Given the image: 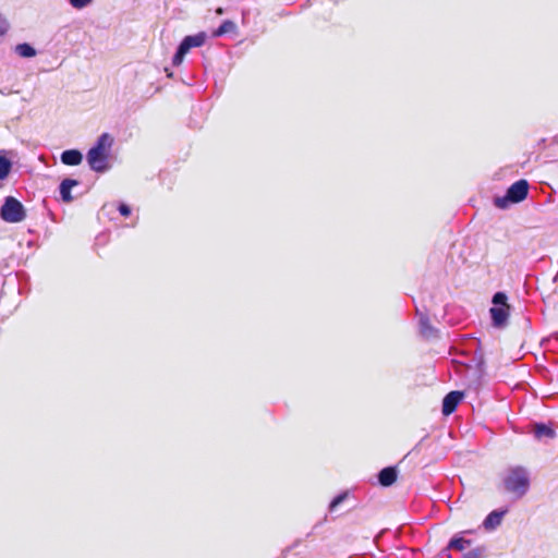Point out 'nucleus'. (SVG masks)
<instances>
[{
	"label": "nucleus",
	"instance_id": "f3484780",
	"mask_svg": "<svg viewBox=\"0 0 558 558\" xmlns=\"http://www.w3.org/2000/svg\"><path fill=\"white\" fill-rule=\"evenodd\" d=\"M15 53L21 58H34L37 56V50L29 43H21L14 47Z\"/></svg>",
	"mask_w": 558,
	"mask_h": 558
},
{
	"label": "nucleus",
	"instance_id": "9d476101",
	"mask_svg": "<svg viewBox=\"0 0 558 558\" xmlns=\"http://www.w3.org/2000/svg\"><path fill=\"white\" fill-rule=\"evenodd\" d=\"M398 476V470L396 466H386L378 473V482L381 486L388 487L392 485Z\"/></svg>",
	"mask_w": 558,
	"mask_h": 558
},
{
	"label": "nucleus",
	"instance_id": "6e6552de",
	"mask_svg": "<svg viewBox=\"0 0 558 558\" xmlns=\"http://www.w3.org/2000/svg\"><path fill=\"white\" fill-rule=\"evenodd\" d=\"M508 509H496L493 510L484 519L482 525L486 531L496 530L502 521V518L507 514Z\"/></svg>",
	"mask_w": 558,
	"mask_h": 558
},
{
	"label": "nucleus",
	"instance_id": "dca6fc26",
	"mask_svg": "<svg viewBox=\"0 0 558 558\" xmlns=\"http://www.w3.org/2000/svg\"><path fill=\"white\" fill-rule=\"evenodd\" d=\"M112 137L108 133H102L96 141V143L90 147L96 151H101L104 154L109 155V149L112 145Z\"/></svg>",
	"mask_w": 558,
	"mask_h": 558
},
{
	"label": "nucleus",
	"instance_id": "2eb2a0df",
	"mask_svg": "<svg viewBox=\"0 0 558 558\" xmlns=\"http://www.w3.org/2000/svg\"><path fill=\"white\" fill-rule=\"evenodd\" d=\"M8 154V150H0V181L8 179L13 168V161Z\"/></svg>",
	"mask_w": 558,
	"mask_h": 558
},
{
	"label": "nucleus",
	"instance_id": "4be33fe9",
	"mask_svg": "<svg viewBox=\"0 0 558 558\" xmlns=\"http://www.w3.org/2000/svg\"><path fill=\"white\" fill-rule=\"evenodd\" d=\"M487 554V547L485 545H480L468 553L463 554L461 558H485ZM449 558L451 556L449 555Z\"/></svg>",
	"mask_w": 558,
	"mask_h": 558
},
{
	"label": "nucleus",
	"instance_id": "5701e85b",
	"mask_svg": "<svg viewBox=\"0 0 558 558\" xmlns=\"http://www.w3.org/2000/svg\"><path fill=\"white\" fill-rule=\"evenodd\" d=\"M494 204L496 207L505 209L509 206V204L513 203L510 201V198H508V193L506 192V195L495 197Z\"/></svg>",
	"mask_w": 558,
	"mask_h": 558
},
{
	"label": "nucleus",
	"instance_id": "7ed1b4c3",
	"mask_svg": "<svg viewBox=\"0 0 558 558\" xmlns=\"http://www.w3.org/2000/svg\"><path fill=\"white\" fill-rule=\"evenodd\" d=\"M0 218L8 223H19L26 218V209L16 197L5 196L0 207Z\"/></svg>",
	"mask_w": 558,
	"mask_h": 558
},
{
	"label": "nucleus",
	"instance_id": "4468645a",
	"mask_svg": "<svg viewBox=\"0 0 558 558\" xmlns=\"http://www.w3.org/2000/svg\"><path fill=\"white\" fill-rule=\"evenodd\" d=\"M113 210H118L119 214L123 217H129L132 213L131 206L123 202H118V203L113 202V203L105 204L101 208L102 214H109L110 211H113Z\"/></svg>",
	"mask_w": 558,
	"mask_h": 558
},
{
	"label": "nucleus",
	"instance_id": "a211bd4d",
	"mask_svg": "<svg viewBox=\"0 0 558 558\" xmlns=\"http://www.w3.org/2000/svg\"><path fill=\"white\" fill-rule=\"evenodd\" d=\"M185 44H187V46L192 49V48H196V47H201L204 45L205 40H206V34L201 32L198 34H195V35H189V36H185L183 39H182Z\"/></svg>",
	"mask_w": 558,
	"mask_h": 558
},
{
	"label": "nucleus",
	"instance_id": "39448f33",
	"mask_svg": "<svg viewBox=\"0 0 558 558\" xmlns=\"http://www.w3.org/2000/svg\"><path fill=\"white\" fill-rule=\"evenodd\" d=\"M507 193H508V198H510V201H512L513 204L522 202L523 199L526 198V196L529 194L527 181L524 179H521V180L514 182L513 184H511L508 187Z\"/></svg>",
	"mask_w": 558,
	"mask_h": 558
},
{
	"label": "nucleus",
	"instance_id": "423d86ee",
	"mask_svg": "<svg viewBox=\"0 0 558 558\" xmlns=\"http://www.w3.org/2000/svg\"><path fill=\"white\" fill-rule=\"evenodd\" d=\"M418 315V331L420 335L425 339L438 338V329L432 326L429 318L426 314L420 313L416 311Z\"/></svg>",
	"mask_w": 558,
	"mask_h": 558
},
{
	"label": "nucleus",
	"instance_id": "c85d7f7f",
	"mask_svg": "<svg viewBox=\"0 0 558 558\" xmlns=\"http://www.w3.org/2000/svg\"><path fill=\"white\" fill-rule=\"evenodd\" d=\"M349 558H360V557H353V556H352V557H349Z\"/></svg>",
	"mask_w": 558,
	"mask_h": 558
},
{
	"label": "nucleus",
	"instance_id": "a878e982",
	"mask_svg": "<svg viewBox=\"0 0 558 558\" xmlns=\"http://www.w3.org/2000/svg\"><path fill=\"white\" fill-rule=\"evenodd\" d=\"M10 29V23L7 17L0 13V37L4 36Z\"/></svg>",
	"mask_w": 558,
	"mask_h": 558
},
{
	"label": "nucleus",
	"instance_id": "9b49d317",
	"mask_svg": "<svg viewBox=\"0 0 558 558\" xmlns=\"http://www.w3.org/2000/svg\"><path fill=\"white\" fill-rule=\"evenodd\" d=\"M532 433L537 440H542L544 438L553 439L556 436L555 429L545 423H535L533 425Z\"/></svg>",
	"mask_w": 558,
	"mask_h": 558
},
{
	"label": "nucleus",
	"instance_id": "6ab92c4d",
	"mask_svg": "<svg viewBox=\"0 0 558 558\" xmlns=\"http://www.w3.org/2000/svg\"><path fill=\"white\" fill-rule=\"evenodd\" d=\"M191 50V48L185 44L183 40L180 43V45L177 48V51L172 58V64L174 66H179L183 60L186 53Z\"/></svg>",
	"mask_w": 558,
	"mask_h": 558
},
{
	"label": "nucleus",
	"instance_id": "f03ea898",
	"mask_svg": "<svg viewBox=\"0 0 558 558\" xmlns=\"http://www.w3.org/2000/svg\"><path fill=\"white\" fill-rule=\"evenodd\" d=\"M493 306L489 308L492 325L495 328H504L508 324L510 316V305L508 304V296L505 292L498 291L493 295Z\"/></svg>",
	"mask_w": 558,
	"mask_h": 558
},
{
	"label": "nucleus",
	"instance_id": "bb28decb",
	"mask_svg": "<svg viewBox=\"0 0 558 558\" xmlns=\"http://www.w3.org/2000/svg\"><path fill=\"white\" fill-rule=\"evenodd\" d=\"M11 93H12V90H7V89H1V88H0V94H1V95H9V94H11Z\"/></svg>",
	"mask_w": 558,
	"mask_h": 558
},
{
	"label": "nucleus",
	"instance_id": "393cba45",
	"mask_svg": "<svg viewBox=\"0 0 558 558\" xmlns=\"http://www.w3.org/2000/svg\"><path fill=\"white\" fill-rule=\"evenodd\" d=\"M347 497L348 493H341L337 495L329 504V511H335L336 508L347 499Z\"/></svg>",
	"mask_w": 558,
	"mask_h": 558
},
{
	"label": "nucleus",
	"instance_id": "0eeeda50",
	"mask_svg": "<svg viewBox=\"0 0 558 558\" xmlns=\"http://www.w3.org/2000/svg\"><path fill=\"white\" fill-rule=\"evenodd\" d=\"M464 395L461 391H450L447 393L442 400V413L445 415L452 414L459 403L462 401Z\"/></svg>",
	"mask_w": 558,
	"mask_h": 558
},
{
	"label": "nucleus",
	"instance_id": "412c9836",
	"mask_svg": "<svg viewBox=\"0 0 558 558\" xmlns=\"http://www.w3.org/2000/svg\"><path fill=\"white\" fill-rule=\"evenodd\" d=\"M235 31H236L235 23L230 20H226L220 24V26L216 31H214L213 35L215 37H220L228 33H234Z\"/></svg>",
	"mask_w": 558,
	"mask_h": 558
},
{
	"label": "nucleus",
	"instance_id": "aec40b11",
	"mask_svg": "<svg viewBox=\"0 0 558 558\" xmlns=\"http://www.w3.org/2000/svg\"><path fill=\"white\" fill-rule=\"evenodd\" d=\"M191 50V48L185 44L183 40L180 43V45L177 48V51L172 58V64L174 66H179L183 60L186 53Z\"/></svg>",
	"mask_w": 558,
	"mask_h": 558
},
{
	"label": "nucleus",
	"instance_id": "ddd939ff",
	"mask_svg": "<svg viewBox=\"0 0 558 558\" xmlns=\"http://www.w3.org/2000/svg\"><path fill=\"white\" fill-rule=\"evenodd\" d=\"M469 533H472V532L471 531H463L461 533H458V534L453 535L452 538L449 541L447 548L448 549H456V550H459V551H462L463 549H465L468 546L471 545L472 541L464 538L462 535L463 534H469Z\"/></svg>",
	"mask_w": 558,
	"mask_h": 558
},
{
	"label": "nucleus",
	"instance_id": "cd10ccee",
	"mask_svg": "<svg viewBox=\"0 0 558 558\" xmlns=\"http://www.w3.org/2000/svg\"><path fill=\"white\" fill-rule=\"evenodd\" d=\"M222 12H223V11H222V9H221V8H219V9L217 10V13H218V14H221Z\"/></svg>",
	"mask_w": 558,
	"mask_h": 558
},
{
	"label": "nucleus",
	"instance_id": "20e7f679",
	"mask_svg": "<svg viewBox=\"0 0 558 558\" xmlns=\"http://www.w3.org/2000/svg\"><path fill=\"white\" fill-rule=\"evenodd\" d=\"M108 156V154L89 148L86 158L92 170L98 173H105L110 169Z\"/></svg>",
	"mask_w": 558,
	"mask_h": 558
},
{
	"label": "nucleus",
	"instance_id": "1a4fd4ad",
	"mask_svg": "<svg viewBox=\"0 0 558 558\" xmlns=\"http://www.w3.org/2000/svg\"><path fill=\"white\" fill-rule=\"evenodd\" d=\"M80 185V181L72 178H65L61 181L59 185L60 198L63 203H71L73 201V196L71 191L73 187Z\"/></svg>",
	"mask_w": 558,
	"mask_h": 558
},
{
	"label": "nucleus",
	"instance_id": "f8f14e48",
	"mask_svg": "<svg viewBox=\"0 0 558 558\" xmlns=\"http://www.w3.org/2000/svg\"><path fill=\"white\" fill-rule=\"evenodd\" d=\"M60 160L66 166H78L83 160V154L78 149H66L62 151Z\"/></svg>",
	"mask_w": 558,
	"mask_h": 558
},
{
	"label": "nucleus",
	"instance_id": "f257e3e1",
	"mask_svg": "<svg viewBox=\"0 0 558 558\" xmlns=\"http://www.w3.org/2000/svg\"><path fill=\"white\" fill-rule=\"evenodd\" d=\"M530 474L522 465L510 466L502 477V487L517 499L526 495L530 489Z\"/></svg>",
	"mask_w": 558,
	"mask_h": 558
},
{
	"label": "nucleus",
	"instance_id": "b1692460",
	"mask_svg": "<svg viewBox=\"0 0 558 558\" xmlns=\"http://www.w3.org/2000/svg\"><path fill=\"white\" fill-rule=\"evenodd\" d=\"M69 4L75 10H83L90 5L94 0H68Z\"/></svg>",
	"mask_w": 558,
	"mask_h": 558
}]
</instances>
